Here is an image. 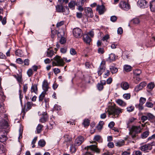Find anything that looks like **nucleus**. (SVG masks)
<instances>
[{
	"instance_id": "obj_24",
	"label": "nucleus",
	"mask_w": 155,
	"mask_h": 155,
	"mask_svg": "<svg viewBox=\"0 0 155 155\" xmlns=\"http://www.w3.org/2000/svg\"><path fill=\"white\" fill-rule=\"evenodd\" d=\"M116 102L119 105L122 107H124L126 105V103L120 99H118L116 101Z\"/></svg>"
},
{
	"instance_id": "obj_19",
	"label": "nucleus",
	"mask_w": 155,
	"mask_h": 155,
	"mask_svg": "<svg viewBox=\"0 0 155 155\" xmlns=\"http://www.w3.org/2000/svg\"><path fill=\"white\" fill-rule=\"evenodd\" d=\"M8 125L7 121L5 120H2L0 122V127L1 128H4L8 127Z\"/></svg>"
},
{
	"instance_id": "obj_62",
	"label": "nucleus",
	"mask_w": 155,
	"mask_h": 155,
	"mask_svg": "<svg viewBox=\"0 0 155 155\" xmlns=\"http://www.w3.org/2000/svg\"><path fill=\"white\" fill-rule=\"evenodd\" d=\"M64 24V21H62L59 22L58 23L56 26L58 28L63 25Z\"/></svg>"
},
{
	"instance_id": "obj_42",
	"label": "nucleus",
	"mask_w": 155,
	"mask_h": 155,
	"mask_svg": "<svg viewBox=\"0 0 155 155\" xmlns=\"http://www.w3.org/2000/svg\"><path fill=\"white\" fill-rule=\"evenodd\" d=\"M148 119H153L154 118V116L150 113H148L146 114Z\"/></svg>"
},
{
	"instance_id": "obj_49",
	"label": "nucleus",
	"mask_w": 155,
	"mask_h": 155,
	"mask_svg": "<svg viewBox=\"0 0 155 155\" xmlns=\"http://www.w3.org/2000/svg\"><path fill=\"white\" fill-rule=\"evenodd\" d=\"M148 88L150 89H152L154 87V84L153 83L149 84L147 86Z\"/></svg>"
},
{
	"instance_id": "obj_3",
	"label": "nucleus",
	"mask_w": 155,
	"mask_h": 155,
	"mask_svg": "<svg viewBox=\"0 0 155 155\" xmlns=\"http://www.w3.org/2000/svg\"><path fill=\"white\" fill-rule=\"evenodd\" d=\"M141 129L140 126H133L130 130L129 134L132 138H134L136 137L137 134L141 132Z\"/></svg>"
},
{
	"instance_id": "obj_58",
	"label": "nucleus",
	"mask_w": 155,
	"mask_h": 155,
	"mask_svg": "<svg viewBox=\"0 0 155 155\" xmlns=\"http://www.w3.org/2000/svg\"><path fill=\"white\" fill-rule=\"evenodd\" d=\"M143 104H139L138 105H136V107L137 108H138L139 109V110H141L143 109Z\"/></svg>"
},
{
	"instance_id": "obj_2",
	"label": "nucleus",
	"mask_w": 155,
	"mask_h": 155,
	"mask_svg": "<svg viewBox=\"0 0 155 155\" xmlns=\"http://www.w3.org/2000/svg\"><path fill=\"white\" fill-rule=\"evenodd\" d=\"M56 11L57 12L63 13L66 15L69 13V9L67 6H64L62 5L58 4L55 6Z\"/></svg>"
},
{
	"instance_id": "obj_55",
	"label": "nucleus",
	"mask_w": 155,
	"mask_h": 155,
	"mask_svg": "<svg viewBox=\"0 0 155 155\" xmlns=\"http://www.w3.org/2000/svg\"><path fill=\"white\" fill-rule=\"evenodd\" d=\"M117 19V18L115 16H112L110 17V20L113 22H115L116 21Z\"/></svg>"
},
{
	"instance_id": "obj_9",
	"label": "nucleus",
	"mask_w": 155,
	"mask_h": 155,
	"mask_svg": "<svg viewBox=\"0 0 155 155\" xmlns=\"http://www.w3.org/2000/svg\"><path fill=\"white\" fill-rule=\"evenodd\" d=\"M54 59L57 62L58 66H64V63L63 60L61 58V57L56 55Z\"/></svg>"
},
{
	"instance_id": "obj_43",
	"label": "nucleus",
	"mask_w": 155,
	"mask_h": 155,
	"mask_svg": "<svg viewBox=\"0 0 155 155\" xmlns=\"http://www.w3.org/2000/svg\"><path fill=\"white\" fill-rule=\"evenodd\" d=\"M70 150L72 153H74L76 152V149L74 146L72 145L70 148Z\"/></svg>"
},
{
	"instance_id": "obj_20",
	"label": "nucleus",
	"mask_w": 155,
	"mask_h": 155,
	"mask_svg": "<svg viewBox=\"0 0 155 155\" xmlns=\"http://www.w3.org/2000/svg\"><path fill=\"white\" fill-rule=\"evenodd\" d=\"M42 87L43 89L44 90V92H46L48 91L49 87L48 82L47 80H45L44 81L43 83Z\"/></svg>"
},
{
	"instance_id": "obj_51",
	"label": "nucleus",
	"mask_w": 155,
	"mask_h": 155,
	"mask_svg": "<svg viewBox=\"0 0 155 155\" xmlns=\"http://www.w3.org/2000/svg\"><path fill=\"white\" fill-rule=\"evenodd\" d=\"M104 52L103 48H100L98 49V52L99 54H103L104 53Z\"/></svg>"
},
{
	"instance_id": "obj_57",
	"label": "nucleus",
	"mask_w": 155,
	"mask_h": 155,
	"mask_svg": "<svg viewBox=\"0 0 155 155\" xmlns=\"http://www.w3.org/2000/svg\"><path fill=\"white\" fill-rule=\"evenodd\" d=\"M146 106L149 107H153V104L150 102H147L146 104Z\"/></svg>"
},
{
	"instance_id": "obj_50",
	"label": "nucleus",
	"mask_w": 155,
	"mask_h": 155,
	"mask_svg": "<svg viewBox=\"0 0 155 155\" xmlns=\"http://www.w3.org/2000/svg\"><path fill=\"white\" fill-rule=\"evenodd\" d=\"M29 61H30L28 59H25L23 62L25 65L28 66L29 64Z\"/></svg>"
},
{
	"instance_id": "obj_5",
	"label": "nucleus",
	"mask_w": 155,
	"mask_h": 155,
	"mask_svg": "<svg viewBox=\"0 0 155 155\" xmlns=\"http://www.w3.org/2000/svg\"><path fill=\"white\" fill-rule=\"evenodd\" d=\"M73 33L74 36L78 38H80L81 37L82 34V30L78 28H74L73 30Z\"/></svg>"
},
{
	"instance_id": "obj_41",
	"label": "nucleus",
	"mask_w": 155,
	"mask_h": 155,
	"mask_svg": "<svg viewBox=\"0 0 155 155\" xmlns=\"http://www.w3.org/2000/svg\"><path fill=\"white\" fill-rule=\"evenodd\" d=\"M97 87L98 90L99 91H102L104 88V86H103L102 84H101L100 83H98L97 85Z\"/></svg>"
},
{
	"instance_id": "obj_52",
	"label": "nucleus",
	"mask_w": 155,
	"mask_h": 155,
	"mask_svg": "<svg viewBox=\"0 0 155 155\" xmlns=\"http://www.w3.org/2000/svg\"><path fill=\"white\" fill-rule=\"evenodd\" d=\"M66 41L65 38L64 37H61L60 40V42L61 44H64Z\"/></svg>"
},
{
	"instance_id": "obj_48",
	"label": "nucleus",
	"mask_w": 155,
	"mask_h": 155,
	"mask_svg": "<svg viewBox=\"0 0 155 155\" xmlns=\"http://www.w3.org/2000/svg\"><path fill=\"white\" fill-rule=\"evenodd\" d=\"M146 101V98L143 97H141L140 99V104H143L145 103Z\"/></svg>"
},
{
	"instance_id": "obj_29",
	"label": "nucleus",
	"mask_w": 155,
	"mask_h": 155,
	"mask_svg": "<svg viewBox=\"0 0 155 155\" xmlns=\"http://www.w3.org/2000/svg\"><path fill=\"white\" fill-rule=\"evenodd\" d=\"M110 69L112 74L116 73L118 71L117 68L113 66H110Z\"/></svg>"
},
{
	"instance_id": "obj_63",
	"label": "nucleus",
	"mask_w": 155,
	"mask_h": 155,
	"mask_svg": "<svg viewBox=\"0 0 155 155\" xmlns=\"http://www.w3.org/2000/svg\"><path fill=\"white\" fill-rule=\"evenodd\" d=\"M16 62L20 64H21L23 63L22 60L20 58H18L16 59Z\"/></svg>"
},
{
	"instance_id": "obj_30",
	"label": "nucleus",
	"mask_w": 155,
	"mask_h": 155,
	"mask_svg": "<svg viewBox=\"0 0 155 155\" xmlns=\"http://www.w3.org/2000/svg\"><path fill=\"white\" fill-rule=\"evenodd\" d=\"M43 127V125L41 124H38L37 127V133L38 134H39L42 131V129Z\"/></svg>"
},
{
	"instance_id": "obj_39",
	"label": "nucleus",
	"mask_w": 155,
	"mask_h": 155,
	"mask_svg": "<svg viewBox=\"0 0 155 155\" xmlns=\"http://www.w3.org/2000/svg\"><path fill=\"white\" fill-rule=\"evenodd\" d=\"M27 74L29 77L31 76L33 74L32 69L31 68L29 69L27 71Z\"/></svg>"
},
{
	"instance_id": "obj_7",
	"label": "nucleus",
	"mask_w": 155,
	"mask_h": 155,
	"mask_svg": "<svg viewBox=\"0 0 155 155\" xmlns=\"http://www.w3.org/2000/svg\"><path fill=\"white\" fill-rule=\"evenodd\" d=\"M84 140V137L82 136H79L75 139L74 144L76 146H79L81 145Z\"/></svg>"
},
{
	"instance_id": "obj_22",
	"label": "nucleus",
	"mask_w": 155,
	"mask_h": 155,
	"mask_svg": "<svg viewBox=\"0 0 155 155\" xmlns=\"http://www.w3.org/2000/svg\"><path fill=\"white\" fill-rule=\"evenodd\" d=\"M83 40L86 43L88 44H90L91 41V38L88 35H86L84 36Z\"/></svg>"
},
{
	"instance_id": "obj_27",
	"label": "nucleus",
	"mask_w": 155,
	"mask_h": 155,
	"mask_svg": "<svg viewBox=\"0 0 155 155\" xmlns=\"http://www.w3.org/2000/svg\"><path fill=\"white\" fill-rule=\"evenodd\" d=\"M124 141L123 140H121L115 142V145L117 146L120 147L124 145Z\"/></svg>"
},
{
	"instance_id": "obj_17",
	"label": "nucleus",
	"mask_w": 155,
	"mask_h": 155,
	"mask_svg": "<svg viewBox=\"0 0 155 155\" xmlns=\"http://www.w3.org/2000/svg\"><path fill=\"white\" fill-rule=\"evenodd\" d=\"M4 132L3 131H0V142H5L8 139V137L4 134Z\"/></svg>"
},
{
	"instance_id": "obj_33",
	"label": "nucleus",
	"mask_w": 155,
	"mask_h": 155,
	"mask_svg": "<svg viewBox=\"0 0 155 155\" xmlns=\"http://www.w3.org/2000/svg\"><path fill=\"white\" fill-rule=\"evenodd\" d=\"M46 143L43 140H41L38 142V145L41 147H43L45 145Z\"/></svg>"
},
{
	"instance_id": "obj_37",
	"label": "nucleus",
	"mask_w": 155,
	"mask_h": 155,
	"mask_svg": "<svg viewBox=\"0 0 155 155\" xmlns=\"http://www.w3.org/2000/svg\"><path fill=\"white\" fill-rule=\"evenodd\" d=\"M90 122L89 120L87 119H85L83 123V125L84 126V127L88 126L89 125Z\"/></svg>"
},
{
	"instance_id": "obj_25",
	"label": "nucleus",
	"mask_w": 155,
	"mask_h": 155,
	"mask_svg": "<svg viewBox=\"0 0 155 155\" xmlns=\"http://www.w3.org/2000/svg\"><path fill=\"white\" fill-rule=\"evenodd\" d=\"M121 87L124 90L127 89L129 88V84L127 83L126 82H123L121 84Z\"/></svg>"
},
{
	"instance_id": "obj_44",
	"label": "nucleus",
	"mask_w": 155,
	"mask_h": 155,
	"mask_svg": "<svg viewBox=\"0 0 155 155\" xmlns=\"http://www.w3.org/2000/svg\"><path fill=\"white\" fill-rule=\"evenodd\" d=\"M134 109V107L130 106L127 108V110L129 112L133 111Z\"/></svg>"
},
{
	"instance_id": "obj_46",
	"label": "nucleus",
	"mask_w": 155,
	"mask_h": 155,
	"mask_svg": "<svg viewBox=\"0 0 155 155\" xmlns=\"http://www.w3.org/2000/svg\"><path fill=\"white\" fill-rule=\"evenodd\" d=\"M54 54L53 51H50L47 52V56L48 57H52Z\"/></svg>"
},
{
	"instance_id": "obj_11",
	"label": "nucleus",
	"mask_w": 155,
	"mask_h": 155,
	"mask_svg": "<svg viewBox=\"0 0 155 155\" xmlns=\"http://www.w3.org/2000/svg\"><path fill=\"white\" fill-rule=\"evenodd\" d=\"M140 149L142 151L145 152H147L148 150H151L152 149V147L151 144H147L140 147Z\"/></svg>"
},
{
	"instance_id": "obj_21",
	"label": "nucleus",
	"mask_w": 155,
	"mask_h": 155,
	"mask_svg": "<svg viewBox=\"0 0 155 155\" xmlns=\"http://www.w3.org/2000/svg\"><path fill=\"white\" fill-rule=\"evenodd\" d=\"M64 143L69 142L72 141V138L70 137L68 135H65L64 136Z\"/></svg>"
},
{
	"instance_id": "obj_59",
	"label": "nucleus",
	"mask_w": 155,
	"mask_h": 155,
	"mask_svg": "<svg viewBox=\"0 0 155 155\" xmlns=\"http://www.w3.org/2000/svg\"><path fill=\"white\" fill-rule=\"evenodd\" d=\"M21 93H22V91L21 90H19V98L20 101L21 102V103H22V98L23 97V96L22 95H21Z\"/></svg>"
},
{
	"instance_id": "obj_36",
	"label": "nucleus",
	"mask_w": 155,
	"mask_h": 155,
	"mask_svg": "<svg viewBox=\"0 0 155 155\" xmlns=\"http://www.w3.org/2000/svg\"><path fill=\"white\" fill-rule=\"evenodd\" d=\"M149 135L148 131H146L144 132L141 135V137L142 138L144 139L147 138Z\"/></svg>"
},
{
	"instance_id": "obj_8",
	"label": "nucleus",
	"mask_w": 155,
	"mask_h": 155,
	"mask_svg": "<svg viewBox=\"0 0 155 155\" xmlns=\"http://www.w3.org/2000/svg\"><path fill=\"white\" fill-rule=\"evenodd\" d=\"M85 15L88 17L92 18L93 16V12L92 9L90 7H86L84 9Z\"/></svg>"
},
{
	"instance_id": "obj_53",
	"label": "nucleus",
	"mask_w": 155,
	"mask_h": 155,
	"mask_svg": "<svg viewBox=\"0 0 155 155\" xmlns=\"http://www.w3.org/2000/svg\"><path fill=\"white\" fill-rule=\"evenodd\" d=\"M70 54L72 55H75L76 54V52L74 48H71L70 50Z\"/></svg>"
},
{
	"instance_id": "obj_13",
	"label": "nucleus",
	"mask_w": 155,
	"mask_h": 155,
	"mask_svg": "<svg viewBox=\"0 0 155 155\" xmlns=\"http://www.w3.org/2000/svg\"><path fill=\"white\" fill-rule=\"evenodd\" d=\"M147 2L145 0H139L137 2L138 5L142 8H144L147 6Z\"/></svg>"
},
{
	"instance_id": "obj_26",
	"label": "nucleus",
	"mask_w": 155,
	"mask_h": 155,
	"mask_svg": "<svg viewBox=\"0 0 155 155\" xmlns=\"http://www.w3.org/2000/svg\"><path fill=\"white\" fill-rule=\"evenodd\" d=\"M13 76L14 78H15L17 81L19 83H21L22 82V75H19L18 74H17V75H13Z\"/></svg>"
},
{
	"instance_id": "obj_56",
	"label": "nucleus",
	"mask_w": 155,
	"mask_h": 155,
	"mask_svg": "<svg viewBox=\"0 0 155 155\" xmlns=\"http://www.w3.org/2000/svg\"><path fill=\"white\" fill-rule=\"evenodd\" d=\"M54 72L56 74L60 73L61 72L60 70L58 68H55L53 69Z\"/></svg>"
},
{
	"instance_id": "obj_16",
	"label": "nucleus",
	"mask_w": 155,
	"mask_h": 155,
	"mask_svg": "<svg viewBox=\"0 0 155 155\" xmlns=\"http://www.w3.org/2000/svg\"><path fill=\"white\" fill-rule=\"evenodd\" d=\"M96 9L98 11L100 15L103 14L105 11V6L103 5L97 6Z\"/></svg>"
},
{
	"instance_id": "obj_23",
	"label": "nucleus",
	"mask_w": 155,
	"mask_h": 155,
	"mask_svg": "<svg viewBox=\"0 0 155 155\" xmlns=\"http://www.w3.org/2000/svg\"><path fill=\"white\" fill-rule=\"evenodd\" d=\"M31 93L34 92L35 94H37L38 92V87L37 85L36 84L32 85L31 86Z\"/></svg>"
},
{
	"instance_id": "obj_15",
	"label": "nucleus",
	"mask_w": 155,
	"mask_h": 155,
	"mask_svg": "<svg viewBox=\"0 0 155 155\" xmlns=\"http://www.w3.org/2000/svg\"><path fill=\"white\" fill-rule=\"evenodd\" d=\"M41 117L39 121L41 123H45L46 122L48 118V116L46 112H44L42 114Z\"/></svg>"
},
{
	"instance_id": "obj_34",
	"label": "nucleus",
	"mask_w": 155,
	"mask_h": 155,
	"mask_svg": "<svg viewBox=\"0 0 155 155\" xmlns=\"http://www.w3.org/2000/svg\"><path fill=\"white\" fill-rule=\"evenodd\" d=\"M116 56L113 54H110L108 57V59L110 60V62L114 61L115 60Z\"/></svg>"
},
{
	"instance_id": "obj_60",
	"label": "nucleus",
	"mask_w": 155,
	"mask_h": 155,
	"mask_svg": "<svg viewBox=\"0 0 155 155\" xmlns=\"http://www.w3.org/2000/svg\"><path fill=\"white\" fill-rule=\"evenodd\" d=\"M76 5L78 6V9L79 11L81 12L83 11L84 9L82 7V6H81V5H79V4H78V3H77Z\"/></svg>"
},
{
	"instance_id": "obj_45",
	"label": "nucleus",
	"mask_w": 155,
	"mask_h": 155,
	"mask_svg": "<svg viewBox=\"0 0 155 155\" xmlns=\"http://www.w3.org/2000/svg\"><path fill=\"white\" fill-rule=\"evenodd\" d=\"M28 88V84H25L23 85V91L24 93H26Z\"/></svg>"
},
{
	"instance_id": "obj_47",
	"label": "nucleus",
	"mask_w": 155,
	"mask_h": 155,
	"mask_svg": "<svg viewBox=\"0 0 155 155\" xmlns=\"http://www.w3.org/2000/svg\"><path fill=\"white\" fill-rule=\"evenodd\" d=\"M123 97L127 100L129 99L130 97V94H124L123 95Z\"/></svg>"
},
{
	"instance_id": "obj_31",
	"label": "nucleus",
	"mask_w": 155,
	"mask_h": 155,
	"mask_svg": "<svg viewBox=\"0 0 155 155\" xmlns=\"http://www.w3.org/2000/svg\"><path fill=\"white\" fill-rule=\"evenodd\" d=\"M76 5V2L74 1H71L68 3V7L70 8H74Z\"/></svg>"
},
{
	"instance_id": "obj_14",
	"label": "nucleus",
	"mask_w": 155,
	"mask_h": 155,
	"mask_svg": "<svg viewBox=\"0 0 155 155\" xmlns=\"http://www.w3.org/2000/svg\"><path fill=\"white\" fill-rule=\"evenodd\" d=\"M147 84L145 82H143L140 83L135 88V90L136 92H138L141 90L143 87H145Z\"/></svg>"
},
{
	"instance_id": "obj_38",
	"label": "nucleus",
	"mask_w": 155,
	"mask_h": 155,
	"mask_svg": "<svg viewBox=\"0 0 155 155\" xmlns=\"http://www.w3.org/2000/svg\"><path fill=\"white\" fill-rule=\"evenodd\" d=\"M15 54L18 56L21 57L22 55V52L21 50L18 49L15 51Z\"/></svg>"
},
{
	"instance_id": "obj_64",
	"label": "nucleus",
	"mask_w": 155,
	"mask_h": 155,
	"mask_svg": "<svg viewBox=\"0 0 155 155\" xmlns=\"http://www.w3.org/2000/svg\"><path fill=\"white\" fill-rule=\"evenodd\" d=\"M101 138V137L99 135L95 136L94 138V140L96 141H98Z\"/></svg>"
},
{
	"instance_id": "obj_40",
	"label": "nucleus",
	"mask_w": 155,
	"mask_h": 155,
	"mask_svg": "<svg viewBox=\"0 0 155 155\" xmlns=\"http://www.w3.org/2000/svg\"><path fill=\"white\" fill-rule=\"evenodd\" d=\"M131 22L134 24H138L140 22L139 19L138 18H135L131 20Z\"/></svg>"
},
{
	"instance_id": "obj_6",
	"label": "nucleus",
	"mask_w": 155,
	"mask_h": 155,
	"mask_svg": "<svg viewBox=\"0 0 155 155\" xmlns=\"http://www.w3.org/2000/svg\"><path fill=\"white\" fill-rule=\"evenodd\" d=\"M119 7L124 10L127 11L130 8V4L127 2L121 1L119 4Z\"/></svg>"
},
{
	"instance_id": "obj_28",
	"label": "nucleus",
	"mask_w": 155,
	"mask_h": 155,
	"mask_svg": "<svg viewBox=\"0 0 155 155\" xmlns=\"http://www.w3.org/2000/svg\"><path fill=\"white\" fill-rule=\"evenodd\" d=\"M124 70L127 72L131 71L132 70V67L128 65H125L124 66Z\"/></svg>"
},
{
	"instance_id": "obj_1",
	"label": "nucleus",
	"mask_w": 155,
	"mask_h": 155,
	"mask_svg": "<svg viewBox=\"0 0 155 155\" xmlns=\"http://www.w3.org/2000/svg\"><path fill=\"white\" fill-rule=\"evenodd\" d=\"M106 112H108L109 116L111 115H119V114L122 112V109L116 106L115 104L113 105L109 106L107 108H106Z\"/></svg>"
},
{
	"instance_id": "obj_18",
	"label": "nucleus",
	"mask_w": 155,
	"mask_h": 155,
	"mask_svg": "<svg viewBox=\"0 0 155 155\" xmlns=\"http://www.w3.org/2000/svg\"><path fill=\"white\" fill-rule=\"evenodd\" d=\"M149 6L150 11L155 12V0H152L150 2Z\"/></svg>"
},
{
	"instance_id": "obj_12",
	"label": "nucleus",
	"mask_w": 155,
	"mask_h": 155,
	"mask_svg": "<svg viewBox=\"0 0 155 155\" xmlns=\"http://www.w3.org/2000/svg\"><path fill=\"white\" fill-rule=\"evenodd\" d=\"M33 104L32 102H28L26 104L27 108H26L25 106L22 110V112L23 113V115H25L26 112L29 110L32 107V104Z\"/></svg>"
},
{
	"instance_id": "obj_4",
	"label": "nucleus",
	"mask_w": 155,
	"mask_h": 155,
	"mask_svg": "<svg viewBox=\"0 0 155 155\" xmlns=\"http://www.w3.org/2000/svg\"><path fill=\"white\" fill-rule=\"evenodd\" d=\"M85 150H87V151L86 153L84 155H92L89 152L91 150L97 153L100 152V150L97 147V146L95 145H92L87 146L85 148Z\"/></svg>"
},
{
	"instance_id": "obj_10",
	"label": "nucleus",
	"mask_w": 155,
	"mask_h": 155,
	"mask_svg": "<svg viewBox=\"0 0 155 155\" xmlns=\"http://www.w3.org/2000/svg\"><path fill=\"white\" fill-rule=\"evenodd\" d=\"M105 62L102 61L99 70L98 71V74L99 76H101L105 71Z\"/></svg>"
},
{
	"instance_id": "obj_54",
	"label": "nucleus",
	"mask_w": 155,
	"mask_h": 155,
	"mask_svg": "<svg viewBox=\"0 0 155 155\" xmlns=\"http://www.w3.org/2000/svg\"><path fill=\"white\" fill-rule=\"evenodd\" d=\"M136 119V118H135L134 117H132L130 118L127 122V125H128V124H130L131 123L133 122Z\"/></svg>"
},
{
	"instance_id": "obj_32",
	"label": "nucleus",
	"mask_w": 155,
	"mask_h": 155,
	"mask_svg": "<svg viewBox=\"0 0 155 155\" xmlns=\"http://www.w3.org/2000/svg\"><path fill=\"white\" fill-rule=\"evenodd\" d=\"M46 92H42L40 95L39 97V101L40 102H42L45 97V94Z\"/></svg>"
},
{
	"instance_id": "obj_61",
	"label": "nucleus",
	"mask_w": 155,
	"mask_h": 155,
	"mask_svg": "<svg viewBox=\"0 0 155 155\" xmlns=\"http://www.w3.org/2000/svg\"><path fill=\"white\" fill-rule=\"evenodd\" d=\"M123 32V30L122 28L119 27L117 29V34H118L121 35Z\"/></svg>"
},
{
	"instance_id": "obj_35",
	"label": "nucleus",
	"mask_w": 155,
	"mask_h": 155,
	"mask_svg": "<svg viewBox=\"0 0 155 155\" xmlns=\"http://www.w3.org/2000/svg\"><path fill=\"white\" fill-rule=\"evenodd\" d=\"M141 72L140 70L137 69L133 71L134 74L136 76H139L141 73Z\"/></svg>"
}]
</instances>
